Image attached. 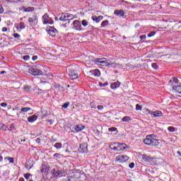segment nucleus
<instances>
[{"label":"nucleus","mask_w":181,"mask_h":181,"mask_svg":"<svg viewBox=\"0 0 181 181\" xmlns=\"http://www.w3.org/2000/svg\"><path fill=\"white\" fill-rule=\"evenodd\" d=\"M93 62L98 66H112L115 68L119 67V65L117 64H111V61L107 58H98L94 59Z\"/></svg>","instance_id":"nucleus-1"},{"label":"nucleus","mask_w":181,"mask_h":181,"mask_svg":"<svg viewBox=\"0 0 181 181\" xmlns=\"http://www.w3.org/2000/svg\"><path fill=\"white\" fill-rule=\"evenodd\" d=\"M170 84L173 86V90L174 91H176V93H178L179 94H181V78H177V77L173 78L170 81Z\"/></svg>","instance_id":"nucleus-2"},{"label":"nucleus","mask_w":181,"mask_h":181,"mask_svg":"<svg viewBox=\"0 0 181 181\" xmlns=\"http://www.w3.org/2000/svg\"><path fill=\"white\" fill-rule=\"evenodd\" d=\"M153 136V134L146 136L144 140V144L148 146H158L159 145V141Z\"/></svg>","instance_id":"nucleus-3"},{"label":"nucleus","mask_w":181,"mask_h":181,"mask_svg":"<svg viewBox=\"0 0 181 181\" xmlns=\"http://www.w3.org/2000/svg\"><path fill=\"white\" fill-rule=\"evenodd\" d=\"M109 148H110L112 151L119 152V151H124V149H127L128 146L124 143H112L109 146Z\"/></svg>","instance_id":"nucleus-4"},{"label":"nucleus","mask_w":181,"mask_h":181,"mask_svg":"<svg viewBox=\"0 0 181 181\" xmlns=\"http://www.w3.org/2000/svg\"><path fill=\"white\" fill-rule=\"evenodd\" d=\"M66 71L71 80H76V78H78V74H77V71H74L71 66H69Z\"/></svg>","instance_id":"nucleus-5"},{"label":"nucleus","mask_w":181,"mask_h":181,"mask_svg":"<svg viewBox=\"0 0 181 181\" xmlns=\"http://www.w3.org/2000/svg\"><path fill=\"white\" fill-rule=\"evenodd\" d=\"M129 160V157L126 155L121 154L116 156V162H117V163H125V162H127Z\"/></svg>","instance_id":"nucleus-6"},{"label":"nucleus","mask_w":181,"mask_h":181,"mask_svg":"<svg viewBox=\"0 0 181 181\" xmlns=\"http://www.w3.org/2000/svg\"><path fill=\"white\" fill-rule=\"evenodd\" d=\"M73 19H76V16L70 13H66L59 18L61 21H67L68 23H70V21H73Z\"/></svg>","instance_id":"nucleus-7"},{"label":"nucleus","mask_w":181,"mask_h":181,"mask_svg":"<svg viewBox=\"0 0 181 181\" xmlns=\"http://www.w3.org/2000/svg\"><path fill=\"white\" fill-rule=\"evenodd\" d=\"M165 160L160 158H150V163L149 165H162L164 163Z\"/></svg>","instance_id":"nucleus-8"},{"label":"nucleus","mask_w":181,"mask_h":181,"mask_svg":"<svg viewBox=\"0 0 181 181\" xmlns=\"http://www.w3.org/2000/svg\"><path fill=\"white\" fill-rule=\"evenodd\" d=\"M72 29H75V30H82L81 28V22H80L78 20L74 21L72 23Z\"/></svg>","instance_id":"nucleus-9"},{"label":"nucleus","mask_w":181,"mask_h":181,"mask_svg":"<svg viewBox=\"0 0 181 181\" xmlns=\"http://www.w3.org/2000/svg\"><path fill=\"white\" fill-rule=\"evenodd\" d=\"M42 23L43 25H47V23L52 25L53 23V21H52V18L49 17V15H47V13H45L42 16Z\"/></svg>","instance_id":"nucleus-10"},{"label":"nucleus","mask_w":181,"mask_h":181,"mask_svg":"<svg viewBox=\"0 0 181 181\" xmlns=\"http://www.w3.org/2000/svg\"><path fill=\"white\" fill-rule=\"evenodd\" d=\"M29 73L33 74V76H42L43 74V72L40 69L36 68H31Z\"/></svg>","instance_id":"nucleus-11"},{"label":"nucleus","mask_w":181,"mask_h":181,"mask_svg":"<svg viewBox=\"0 0 181 181\" xmlns=\"http://www.w3.org/2000/svg\"><path fill=\"white\" fill-rule=\"evenodd\" d=\"M86 127H84L82 124H76L73 127L72 129L74 131H71V132H74V134H77V132H80L81 131H83Z\"/></svg>","instance_id":"nucleus-12"},{"label":"nucleus","mask_w":181,"mask_h":181,"mask_svg":"<svg viewBox=\"0 0 181 181\" xmlns=\"http://www.w3.org/2000/svg\"><path fill=\"white\" fill-rule=\"evenodd\" d=\"M78 151L81 153H87V152L88 151V148H87V144L83 143L80 144Z\"/></svg>","instance_id":"nucleus-13"},{"label":"nucleus","mask_w":181,"mask_h":181,"mask_svg":"<svg viewBox=\"0 0 181 181\" xmlns=\"http://www.w3.org/2000/svg\"><path fill=\"white\" fill-rule=\"evenodd\" d=\"M47 33L50 36L54 37L57 35V30L53 27H49L47 29Z\"/></svg>","instance_id":"nucleus-14"},{"label":"nucleus","mask_w":181,"mask_h":181,"mask_svg":"<svg viewBox=\"0 0 181 181\" xmlns=\"http://www.w3.org/2000/svg\"><path fill=\"white\" fill-rule=\"evenodd\" d=\"M14 29H16L17 32H21L22 29H25V23L21 22L20 23L15 24Z\"/></svg>","instance_id":"nucleus-15"},{"label":"nucleus","mask_w":181,"mask_h":181,"mask_svg":"<svg viewBox=\"0 0 181 181\" xmlns=\"http://www.w3.org/2000/svg\"><path fill=\"white\" fill-rule=\"evenodd\" d=\"M150 114L151 115H152V118H156L158 117H163V113H162L160 110L151 112Z\"/></svg>","instance_id":"nucleus-16"},{"label":"nucleus","mask_w":181,"mask_h":181,"mask_svg":"<svg viewBox=\"0 0 181 181\" xmlns=\"http://www.w3.org/2000/svg\"><path fill=\"white\" fill-rule=\"evenodd\" d=\"M37 21V16H33L32 17H29L28 22L30 23V26H33Z\"/></svg>","instance_id":"nucleus-17"},{"label":"nucleus","mask_w":181,"mask_h":181,"mask_svg":"<svg viewBox=\"0 0 181 181\" xmlns=\"http://www.w3.org/2000/svg\"><path fill=\"white\" fill-rule=\"evenodd\" d=\"M142 162L144 163H146V165H149L151 162V157L146 156V155H142Z\"/></svg>","instance_id":"nucleus-18"},{"label":"nucleus","mask_w":181,"mask_h":181,"mask_svg":"<svg viewBox=\"0 0 181 181\" xmlns=\"http://www.w3.org/2000/svg\"><path fill=\"white\" fill-rule=\"evenodd\" d=\"M20 11H22L23 12H33V11H35V8L34 7H25V6H22L20 8Z\"/></svg>","instance_id":"nucleus-19"},{"label":"nucleus","mask_w":181,"mask_h":181,"mask_svg":"<svg viewBox=\"0 0 181 181\" xmlns=\"http://www.w3.org/2000/svg\"><path fill=\"white\" fill-rule=\"evenodd\" d=\"M104 17H103L102 16H93L92 17V20L95 22L96 23H100V22H101V21H103Z\"/></svg>","instance_id":"nucleus-20"},{"label":"nucleus","mask_w":181,"mask_h":181,"mask_svg":"<svg viewBox=\"0 0 181 181\" xmlns=\"http://www.w3.org/2000/svg\"><path fill=\"white\" fill-rule=\"evenodd\" d=\"M90 74L94 76L95 77H100L101 76V72L98 69H93L90 71Z\"/></svg>","instance_id":"nucleus-21"},{"label":"nucleus","mask_w":181,"mask_h":181,"mask_svg":"<svg viewBox=\"0 0 181 181\" xmlns=\"http://www.w3.org/2000/svg\"><path fill=\"white\" fill-rule=\"evenodd\" d=\"M119 86H121V83L117 81L116 82L111 83L110 88H112V90H116V88H118Z\"/></svg>","instance_id":"nucleus-22"},{"label":"nucleus","mask_w":181,"mask_h":181,"mask_svg":"<svg viewBox=\"0 0 181 181\" xmlns=\"http://www.w3.org/2000/svg\"><path fill=\"white\" fill-rule=\"evenodd\" d=\"M114 13L116 16H124L125 15L124 10H115Z\"/></svg>","instance_id":"nucleus-23"},{"label":"nucleus","mask_w":181,"mask_h":181,"mask_svg":"<svg viewBox=\"0 0 181 181\" xmlns=\"http://www.w3.org/2000/svg\"><path fill=\"white\" fill-rule=\"evenodd\" d=\"M37 119V115H34L28 117V122H30L31 124L35 122V121H36Z\"/></svg>","instance_id":"nucleus-24"},{"label":"nucleus","mask_w":181,"mask_h":181,"mask_svg":"<svg viewBox=\"0 0 181 181\" xmlns=\"http://www.w3.org/2000/svg\"><path fill=\"white\" fill-rule=\"evenodd\" d=\"M129 121H131V117L129 116H124L122 119V122H129Z\"/></svg>","instance_id":"nucleus-25"},{"label":"nucleus","mask_w":181,"mask_h":181,"mask_svg":"<svg viewBox=\"0 0 181 181\" xmlns=\"http://www.w3.org/2000/svg\"><path fill=\"white\" fill-rule=\"evenodd\" d=\"M177 130V129H176L173 127H168V131H169V132H176Z\"/></svg>","instance_id":"nucleus-26"},{"label":"nucleus","mask_w":181,"mask_h":181,"mask_svg":"<svg viewBox=\"0 0 181 181\" xmlns=\"http://www.w3.org/2000/svg\"><path fill=\"white\" fill-rule=\"evenodd\" d=\"M108 23H109V21L107 20L103 21L101 23V28H105V26H107Z\"/></svg>","instance_id":"nucleus-27"},{"label":"nucleus","mask_w":181,"mask_h":181,"mask_svg":"<svg viewBox=\"0 0 181 181\" xmlns=\"http://www.w3.org/2000/svg\"><path fill=\"white\" fill-rule=\"evenodd\" d=\"M30 110H32V108H30V107H23V108H21V112H28V111H30Z\"/></svg>","instance_id":"nucleus-28"},{"label":"nucleus","mask_w":181,"mask_h":181,"mask_svg":"<svg viewBox=\"0 0 181 181\" xmlns=\"http://www.w3.org/2000/svg\"><path fill=\"white\" fill-rule=\"evenodd\" d=\"M54 176H60V175H62V171L54 170Z\"/></svg>","instance_id":"nucleus-29"},{"label":"nucleus","mask_w":181,"mask_h":181,"mask_svg":"<svg viewBox=\"0 0 181 181\" xmlns=\"http://www.w3.org/2000/svg\"><path fill=\"white\" fill-rule=\"evenodd\" d=\"M81 25L84 27L88 26V21H87V20H83L81 22Z\"/></svg>","instance_id":"nucleus-30"},{"label":"nucleus","mask_w":181,"mask_h":181,"mask_svg":"<svg viewBox=\"0 0 181 181\" xmlns=\"http://www.w3.org/2000/svg\"><path fill=\"white\" fill-rule=\"evenodd\" d=\"M13 36L16 39H18V40H21V35H19L18 33H14V34H13Z\"/></svg>","instance_id":"nucleus-31"},{"label":"nucleus","mask_w":181,"mask_h":181,"mask_svg":"<svg viewBox=\"0 0 181 181\" xmlns=\"http://www.w3.org/2000/svg\"><path fill=\"white\" fill-rule=\"evenodd\" d=\"M54 148L57 149H60L62 148V144L61 143H57L54 145Z\"/></svg>","instance_id":"nucleus-32"},{"label":"nucleus","mask_w":181,"mask_h":181,"mask_svg":"<svg viewBox=\"0 0 181 181\" xmlns=\"http://www.w3.org/2000/svg\"><path fill=\"white\" fill-rule=\"evenodd\" d=\"M30 176H32L30 173H25L24 175V177L25 179H26V180H29V179L30 178Z\"/></svg>","instance_id":"nucleus-33"},{"label":"nucleus","mask_w":181,"mask_h":181,"mask_svg":"<svg viewBox=\"0 0 181 181\" xmlns=\"http://www.w3.org/2000/svg\"><path fill=\"white\" fill-rule=\"evenodd\" d=\"M69 105H70V102H66L62 105V108H68Z\"/></svg>","instance_id":"nucleus-34"},{"label":"nucleus","mask_w":181,"mask_h":181,"mask_svg":"<svg viewBox=\"0 0 181 181\" xmlns=\"http://www.w3.org/2000/svg\"><path fill=\"white\" fill-rule=\"evenodd\" d=\"M7 160H8L9 163H14L15 160L12 157H7Z\"/></svg>","instance_id":"nucleus-35"},{"label":"nucleus","mask_w":181,"mask_h":181,"mask_svg":"<svg viewBox=\"0 0 181 181\" xmlns=\"http://www.w3.org/2000/svg\"><path fill=\"white\" fill-rule=\"evenodd\" d=\"M155 35H156V32H151L150 33H148L147 35L148 37H152V36H155Z\"/></svg>","instance_id":"nucleus-36"},{"label":"nucleus","mask_w":181,"mask_h":181,"mask_svg":"<svg viewBox=\"0 0 181 181\" xmlns=\"http://www.w3.org/2000/svg\"><path fill=\"white\" fill-rule=\"evenodd\" d=\"M99 86H100V87H105V86H108V82H105L104 83L100 82Z\"/></svg>","instance_id":"nucleus-37"},{"label":"nucleus","mask_w":181,"mask_h":181,"mask_svg":"<svg viewBox=\"0 0 181 181\" xmlns=\"http://www.w3.org/2000/svg\"><path fill=\"white\" fill-rule=\"evenodd\" d=\"M23 59L25 62H28V60H29V59H30V57L29 55H25V56L23 57Z\"/></svg>","instance_id":"nucleus-38"},{"label":"nucleus","mask_w":181,"mask_h":181,"mask_svg":"<svg viewBox=\"0 0 181 181\" xmlns=\"http://www.w3.org/2000/svg\"><path fill=\"white\" fill-rule=\"evenodd\" d=\"M97 108L99 111H102V110H104V106H103V105H99L97 106Z\"/></svg>","instance_id":"nucleus-39"},{"label":"nucleus","mask_w":181,"mask_h":181,"mask_svg":"<svg viewBox=\"0 0 181 181\" xmlns=\"http://www.w3.org/2000/svg\"><path fill=\"white\" fill-rule=\"evenodd\" d=\"M129 168H130V169H134V168H135V163H131L129 165Z\"/></svg>","instance_id":"nucleus-40"},{"label":"nucleus","mask_w":181,"mask_h":181,"mask_svg":"<svg viewBox=\"0 0 181 181\" xmlns=\"http://www.w3.org/2000/svg\"><path fill=\"white\" fill-rule=\"evenodd\" d=\"M141 108H142V107H141V105H136V110L137 111L141 110Z\"/></svg>","instance_id":"nucleus-41"},{"label":"nucleus","mask_w":181,"mask_h":181,"mask_svg":"<svg viewBox=\"0 0 181 181\" xmlns=\"http://www.w3.org/2000/svg\"><path fill=\"white\" fill-rule=\"evenodd\" d=\"M109 131H110L111 132H115V131H117V128L115 127L110 128Z\"/></svg>","instance_id":"nucleus-42"},{"label":"nucleus","mask_w":181,"mask_h":181,"mask_svg":"<svg viewBox=\"0 0 181 181\" xmlns=\"http://www.w3.org/2000/svg\"><path fill=\"white\" fill-rule=\"evenodd\" d=\"M1 107H3V108H5V107H7L8 104L5 103H1Z\"/></svg>","instance_id":"nucleus-43"},{"label":"nucleus","mask_w":181,"mask_h":181,"mask_svg":"<svg viewBox=\"0 0 181 181\" xmlns=\"http://www.w3.org/2000/svg\"><path fill=\"white\" fill-rule=\"evenodd\" d=\"M1 31L2 32H8V28H6V27L2 28Z\"/></svg>","instance_id":"nucleus-44"},{"label":"nucleus","mask_w":181,"mask_h":181,"mask_svg":"<svg viewBox=\"0 0 181 181\" xmlns=\"http://www.w3.org/2000/svg\"><path fill=\"white\" fill-rule=\"evenodd\" d=\"M140 39L145 40V39H146V35H143L140 36Z\"/></svg>","instance_id":"nucleus-45"},{"label":"nucleus","mask_w":181,"mask_h":181,"mask_svg":"<svg viewBox=\"0 0 181 181\" xmlns=\"http://www.w3.org/2000/svg\"><path fill=\"white\" fill-rule=\"evenodd\" d=\"M48 122H49V125H52V124H53V122H54V120L49 119V120H48Z\"/></svg>","instance_id":"nucleus-46"},{"label":"nucleus","mask_w":181,"mask_h":181,"mask_svg":"<svg viewBox=\"0 0 181 181\" xmlns=\"http://www.w3.org/2000/svg\"><path fill=\"white\" fill-rule=\"evenodd\" d=\"M59 156H60V154H59V153H55L53 156L54 158H59Z\"/></svg>","instance_id":"nucleus-47"},{"label":"nucleus","mask_w":181,"mask_h":181,"mask_svg":"<svg viewBox=\"0 0 181 181\" xmlns=\"http://www.w3.org/2000/svg\"><path fill=\"white\" fill-rule=\"evenodd\" d=\"M32 59L33 60V62H35V60H37V56H33Z\"/></svg>","instance_id":"nucleus-48"},{"label":"nucleus","mask_w":181,"mask_h":181,"mask_svg":"<svg viewBox=\"0 0 181 181\" xmlns=\"http://www.w3.org/2000/svg\"><path fill=\"white\" fill-rule=\"evenodd\" d=\"M2 12H4V8L0 5V13H2Z\"/></svg>","instance_id":"nucleus-49"},{"label":"nucleus","mask_w":181,"mask_h":181,"mask_svg":"<svg viewBox=\"0 0 181 181\" xmlns=\"http://www.w3.org/2000/svg\"><path fill=\"white\" fill-rule=\"evenodd\" d=\"M4 160V157H2V156L0 155V162H3Z\"/></svg>","instance_id":"nucleus-50"},{"label":"nucleus","mask_w":181,"mask_h":181,"mask_svg":"<svg viewBox=\"0 0 181 181\" xmlns=\"http://www.w3.org/2000/svg\"><path fill=\"white\" fill-rule=\"evenodd\" d=\"M152 67L153 69H156V64H152Z\"/></svg>","instance_id":"nucleus-51"},{"label":"nucleus","mask_w":181,"mask_h":181,"mask_svg":"<svg viewBox=\"0 0 181 181\" xmlns=\"http://www.w3.org/2000/svg\"><path fill=\"white\" fill-rule=\"evenodd\" d=\"M36 142H37V144H40V139H39V138L37 139H36Z\"/></svg>","instance_id":"nucleus-52"},{"label":"nucleus","mask_w":181,"mask_h":181,"mask_svg":"<svg viewBox=\"0 0 181 181\" xmlns=\"http://www.w3.org/2000/svg\"><path fill=\"white\" fill-rule=\"evenodd\" d=\"M5 73H6V71H1L0 72V74H5Z\"/></svg>","instance_id":"nucleus-53"},{"label":"nucleus","mask_w":181,"mask_h":181,"mask_svg":"<svg viewBox=\"0 0 181 181\" xmlns=\"http://www.w3.org/2000/svg\"><path fill=\"white\" fill-rule=\"evenodd\" d=\"M19 181H25V178L21 177V178L19 179Z\"/></svg>","instance_id":"nucleus-54"},{"label":"nucleus","mask_w":181,"mask_h":181,"mask_svg":"<svg viewBox=\"0 0 181 181\" xmlns=\"http://www.w3.org/2000/svg\"><path fill=\"white\" fill-rule=\"evenodd\" d=\"M177 155H179V156H181V152L180 151H177Z\"/></svg>","instance_id":"nucleus-55"},{"label":"nucleus","mask_w":181,"mask_h":181,"mask_svg":"<svg viewBox=\"0 0 181 181\" xmlns=\"http://www.w3.org/2000/svg\"><path fill=\"white\" fill-rule=\"evenodd\" d=\"M90 105H91L92 108L95 109V106H93V103H90Z\"/></svg>","instance_id":"nucleus-56"},{"label":"nucleus","mask_w":181,"mask_h":181,"mask_svg":"<svg viewBox=\"0 0 181 181\" xmlns=\"http://www.w3.org/2000/svg\"><path fill=\"white\" fill-rule=\"evenodd\" d=\"M33 165H31V166H30V167H28L27 166V168H28V169H32V167H33Z\"/></svg>","instance_id":"nucleus-57"},{"label":"nucleus","mask_w":181,"mask_h":181,"mask_svg":"<svg viewBox=\"0 0 181 181\" xmlns=\"http://www.w3.org/2000/svg\"><path fill=\"white\" fill-rule=\"evenodd\" d=\"M29 88V87H25V90H28Z\"/></svg>","instance_id":"nucleus-58"},{"label":"nucleus","mask_w":181,"mask_h":181,"mask_svg":"<svg viewBox=\"0 0 181 181\" xmlns=\"http://www.w3.org/2000/svg\"><path fill=\"white\" fill-rule=\"evenodd\" d=\"M1 18H0V22H1Z\"/></svg>","instance_id":"nucleus-59"},{"label":"nucleus","mask_w":181,"mask_h":181,"mask_svg":"<svg viewBox=\"0 0 181 181\" xmlns=\"http://www.w3.org/2000/svg\"><path fill=\"white\" fill-rule=\"evenodd\" d=\"M14 1H19V0H14Z\"/></svg>","instance_id":"nucleus-60"}]
</instances>
